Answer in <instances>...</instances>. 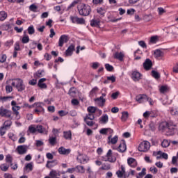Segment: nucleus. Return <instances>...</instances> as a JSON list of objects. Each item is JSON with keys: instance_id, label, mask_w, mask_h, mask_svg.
<instances>
[{"instance_id": "obj_51", "label": "nucleus", "mask_w": 178, "mask_h": 178, "mask_svg": "<svg viewBox=\"0 0 178 178\" xmlns=\"http://www.w3.org/2000/svg\"><path fill=\"white\" fill-rule=\"evenodd\" d=\"M170 113H171V115H178V108L177 107H173L170 110Z\"/></svg>"}, {"instance_id": "obj_43", "label": "nucleus", "mask_w": 178, "mask_h": 178, "mask_svg": "<svg viewBox=\"0 0 178 178\" xmlns=\"http://www.w3.org/2000/svg\"><path fill=\"white\" fill-rule=\"evenodd\" d=\"M45 129L42 127V125H38L36 126V133H40V134H42L44 133V131Z\"/></svg>"}, {"instance_id": "obj_24", "label": "nucleus", "mask_w": 178, "mask_h": 178, "mask_svg": "<svg viewBox=\"0 0 178 178\" xmlns=\"http://www.w3.org/2000/svg\"><path fill=\"white\" fill-rule=\"evenodd\" d=\"M108 144H113L115 145L116 144V143H118V140H119V137L118 136H112V135H111L110 136H108Z\"/></svg>"}, {"instance_id": "obj_13", "label": "nucleus", "mask_w": 178, "mask_h": 178, "mask_svg": "<svg viewBox=\"0 0 178 178\" xmlns=\"http://www.w3.org/2000/svg\"><path fill=\"white\" fill-rule=\"evenodd\" d=\"M58 151L60 155H69L72 152V149H66L64 147H59Z\"/></svg>"}, {"instance_id": "obj_35", "label": "nucleus", "mask_w": 178, "mask_h": 178, "mask_svg": "<svg viewBox=\"0 0 178 178\" xmlns=\"http://www.w3.org/2000/svg\"><path fill=\"white\" fill-rule=\"evenodd\" d=\"M9 165L6 163H3L0 165V169L2 170V172H8L9 170Z\"/></svg>"}, {"instance_id": "obj_31", "label": "nucleus", "mask_w": 178, "mask_h": 178, "mask_svg": "<svg viewBox=\"0 0 178 178\" xmlns=\"http://www.w3.org/2000/svg\"><path fill=\"white\" fill-rule=\"evenodd\" d=\"M8 17V13L5 11H0V22H4Z\"/></svg>"}, {"instance_id": "obj_62", "label": "nucleus", "mask_w": 178, "mask_h": 178, "mask_svg": "<svg viewBox=\"0 0 178 178\" xmlns=\"http://www.w3.org/2000/svg\"><path fill=\"white\" fill-rule=\"evenodd\" d=\"M68 113H69V112L65 111L63 110L58 111V115H60V116H66V115H67Z\"/></svg>"}, {"instance_id": "obj_3", "label": "nucleus", "mask_w": 178, "mask_h": 178, "mask_svg": "<svg viewBox=\"0 0 178 178\" xmlns=\"http://www.w3.org/2000/svg\"><path fill=\"white\" fill-rule=\"evenodd\" d=\"M175 127H176V125H175L173 122L168 123L167 122H163L159 124V130L163 133V131H165V130H168H168H176Z\"/></svg>"}, {"instance_id": "obj_9", "label": "nucleus", "mask_w": 178, "mask_h": 178, "mask_svg": "<svg viewBox=\"0 0 178 178\" xmlns=\"http://www.w3.org/2000/svg\"><path fill=\"white\" fill-rule=\"evenodd\" d=\"M76 159L78 162H79V163H83V164L87 163V162L90 161V159L86 154H79L77 156Z\"/></svg>"}, {"instance_id": "obj_18", "label": "nucleus", "mask_w": 178, "mask_h": 178, "mask_svg": "<svg viewBox=\"0 0 178 178\" xmlns=\"http://www.w3.org/2000/svg\"><path fill=\"white\" fill-rule=\"evenodd\" d=\"M95 102L96 104L98 105V106H101V108H102V106L105 105V102H106V100L105 99H102V97H98L95 99Z\"/></svg>"}, {"instance_id": "obj_56", "label": "nucleus", "mask_w": 178, "mask_h": 178, "mask_svg": "<svg viewBox=\"0 0 178 178\" xmlns=\"http://www.w3.org/2000/svg\"><path fill=\"white\" fill-rule=\"evenodd\" d=\"M119 95H120V92H113L111 95V98L113 99H118V97H119Z\"/></svg>"}, {"instance_id": "obj_6", "label": "nucleus", "mask_w": 178, "mask_h": 178, "mask_svg": "<svg viewBox=\"0 0 178 178\" xmlns=\"http://www.w3.org/2000/svg\"><path fill=\"white\" fill-rule=\"evenodd\" d=\"M131 78L134 81H140L143 79V74L137 70H133L131 73Z\"/></svg>"}, {"instance_id": "obj_63", "label": "nucleus", "mask_w": 178, "mask_h": 178, "mask_svg": "<svg viewBox=\"0 0 178 178\" xmlns=\"http://www.w3.org/2000/svg\"><path fill=\"white\" fill-rule=\"evenodd\" d=\"M6 130H8V128L3 126L1 127L0 128V134H5V133H6Z\"/></svg>"}, {"instance_id": "obj_14", "label": "nucleus", "mask_w": 178, "mask_h": 178, "mask_svg": "<svg viewBox=\"0 0 178 178\" xmlns=\"http://www.w3.org/2000/svg\"><path fill=\"white\" fill-rule=\"evenodd\" d=\"M147 95H139L136 96V101L139 104H143L144 102H147Z\"/></svg>"}, {"instance_id": "obj_38", "label": "nucleus", "mask_w": 178, "mask_h": 178, "mask_svg": "<svg viewBox=\"0 0 178 178\" xmlns=\"http://www.w3.org/2000/svg\"><path fill=\"white\" fill-rule=\"evenodd\" d=\"M97 13L100 15L101 16L104 17L105 15V13H106V10H105V8L101 7L97 9Z\"/></svg>"}, {"instance_id": "obj_39", "label": "nucleus", "mask_w": 178, "mask_h": 178, "mask_svg": "<svg viewBox=\"0 0 178 178\" xmlns=\"http://www.w3.org/2000/svg\"><path fill=\"white\" fill-rule=\"evenodd\" d=\"M152 77L156 79V80H158V79L161 78V74H159V72H158L155 70L152 71Z\"/></svg>"}, {"instance_id": "obj_30", "label": "nucleus", "mask_w": 178, "mask_h": 178, "mask_svg": "<svg viewBox=\"0 0 178 178\" xmlns=\"http://www.w3.org/2000/svg\"><path fill=\"white\" fill-rule=\"evenodd\" d=\"M6 163H9L10 166H13V157H12V156H10V154H8L6 156Z\"/></svg>"}, {"instance_id": "obj_58", "label": "nucleus", "mask_w": 178, "mask_h": 178, "mask_svg": "<svg viewBox=\"0 0 178 178\" xmlns=\"http://www.w3.org/2000/svg\"><path fill=\"white\" fill-rule=\"evenodd\" d=\"M95 118L94 114L89 113L85 119H88V120H94Z\"/></svg>"}, {"instance_id": "obj_27", "label": "nucleus", "mask_w": 178, "mask_h": 178, "mask_svg": "<svg viewBox=\"0 0 178 178\" xmlns=\"http://www.w3.org/2000/svg\"><path fill=\"white\" fill-rule=\"evenodd\" d=\"M24 172L27 173H30V172L33 171V163H29L26 165L25 168H24Z\"/></svg>"}, {"instance_id": "obj_12", "label": "nucleus", "mask_w": 178, "mask_h": 178, "mask_svg": "<svg viewBox=\"0 0 178 178\" xmlns=\"http://www.w3.org/2000/svg\"><path fill=\"white\" fill-rule=\"evenodd\" d=\"M45 81H47L46 78H42L39 79L38 83V86L39 87V88H41V90H47L48 86H47V83H45Z\"/></svg>"}, {"instance_id": "obj_45", "label": "nucleus", "mask_w": 178, "mask_h": 178, "mask_svg": "<svg viewBox=\"0 0 178 178\" xmlns=\"http://www.w3.org/2000/svg\"><path fill=\"white\" fill-rule=\"evenodd\" d=\"M35 33V29H34V26L31 25L29 27H28V33L30 35H33Z\"/></svg>"}, {"instance_id": "obj_55", "label": "nucleus", "mask_w": 178, "mask_h": 178, "mask_svg": "<svg viewBox=\"0 0 178 178\" xmlns=\"http://www.w3.org/2000/svg\"><path fill=\"white\" fill-rule=\"evenodd\" d=\"M105 68L108 72H112V70H113V66L108 63L105 64Z\"/></svg>"}, {"instance_id": "obj_29", "label": "nucleus", "mask_w": 178, "mask_h": 178, "mask_svg": "<svg viewBox=\"0 0 178 178\" xmlns=\"http://www.w3.org/2000/svg\"><path fill=\"white\" fill-rule=\"evenodd\" d=\"M55 165H58V161L56 160H54L51 161H48L47 163L46 164V168H48L49 169L51 168H53V166H55Z\"/></svg>"}, {"instance_id": "obj_19", "label": "nucleus", "mask_w": 178, "mask_h": 178, "mask_svg": "<svg viewBox=\"0 0 178 178\" xmlns=\"http://www.w3.org/2000/svg\"><path fill=\"white\" fill-rule=\"evenodd\" d=\"M107 161L111 163L116 162V157L112 156V150L109 149L106 154Z\"/></svg>"}, {"instance_id": "obj_28", "label": "nucleus", "mask_w": 178, "mask_h": 178, "mask_svg": "<svg viewBox=\"0 0 178 178\" xmlns=\"http://www.w3.org/2000/svg\"><path fill=\"white\" fill-rule=\"evenodd\" d=\"M114 58L115 59H118V60H123V58H124V54L122 52H116L114 54Z\"/></svg>"}, {"instance_id": "obj_1", "label": "nucleus", "mask_w": 178, "mask_h": 178, "mask_svg": "<svg viewBox=\"0 0 178 178\" xmlns=\"http://www.w3.org/2000/svg\"><path fill=\"white\" fill-rule=\"evenodd\" d=\"M80 16H88L91 13V6L88 4L80 3L77 6Z\"/></svg>"}, {"instance_id": "obj_32", "label": "nucleus", "mask_w": 178, "mask_h": 178, "mask_svg": "<svg viewBox=\"0 0 178 178\" xmlns=\"http://www.w3.org/2000/svg\"><path fill=\"white\" fill-rule=\"evenodd\" d=\"M126 149H127V146H126V143H121L118 147L119 152H125Z\"/></svg>"}, {"instance_id": "obj_2", "label": "nucleus", "mask_w": 178, "mask_h": 178, "mask_svg": "<svg viewBox=\"0 0 178 178\" xmlns=\"http://www.w3.org/2000/svg\"><path fill=\"white\" fill-rule=\"evenodd\" d=\"M11 86H13V87H15L19 92L24 91V90H26V86L22 79L17 78L13 79Z\"/></svg>"}, {"instance_id": "obj_37", "label": "nucleus", "mask_w": 178, "mask_h": 178, "mask_svg": "<svg viewBox=\"0 0 178 178\" xmlns=\"http://www.w3.org/2000/svg\"><path fill=\"white\" fill-rule=\"evenodd\" d=\"M128 118H129V113L127 111H124L122 113L121 120H122V122H126Z\"/></svg>"}, {"instance_id": "obj_49", "label": "nucleus", "mask_w": 178, "mask_h": 178, "mask_svg": "<svg viewBox=\"0 0 178 178\" xmlns=\"http://www.w3.org/2000/svg\"><path fill=\"white\" fill-rule=\"evenodd\" d=\"M75 169H77L79 173H84V172H86V170L84 169V166H82V165H77L75 168Z\"/></svg>"}, {"instance_id": "obj_46", "label": "nucleus", "mask_w": 178, "mask_h": 178, "mask_svg": "<svg viewBox=\"0 0 178 178\" xmlns=\"http://www.w3.org/2000/svg\"><path fill=\"white\" fill-rule=\"evenodd\" d=\"M29 41L30 38L29 37V35H24L22 40V44H29Z\"/></svg>"}, {"instance_id": "obj_42", "label": "nucleus", "mask_w": 178, "mask_h": 178, "mask_svg": "<svg viewBox=\"0 0 178 178\" xmlns=\"http://www.w3.org/2000/svg\"><path fill=\"white\" fill-rule=\"evenodd\" d=\"M170 145V141L168 140H163V142L161 143V146L163 148H168Z\"/></svg>"}, {"instance_id": "obj_33", "label": "nucleus", "mask_w": 178, "mask_h": 178, "mask_svg": "<svg viewBox=\"0 0 178 178\" xmlns=\"http://www.w3.org/2000/svg\"><path fill=\"white\" fill-rule=\"evenodd\" d=\"M163 56V53L162 51L159 49H156L154 51V57L158 59V58H162Z\"/></svg>"}, {"instance_id": "obj_20", "label": "nucleus", "mask_w": 178, "mask_h": 178, "mask_svg": "<svg viewBox=\"0 0 178 178\" xmlns=\"http://www.w3.org/2000/svg\"><path fill=\"white\" fill-rule=\"evenodd\" d=\"M74 44L70 45L65 51L66 56H72V55H73V51H74Z\"/></svg>"}, {"instance_id": "obj_17", "label": "nucleus", "mask_w": 178, "mask_h": 178, "mask_svg": "<svg viewBox=\"0 0 178 178\" xmlns=\"http://www.w3.org/2000/svg\"><path fill=\"white\" fill-rule=\"evenodd\" d=\"M143 67L145 70H149L152 67V61L149 58H147L143 63Z\"/></svg>"}, {"instance_id": "obj_16", "label": "nucleus", "mask_w": 178, "mask_h": 178, "mask_svg": "<svg viewBox=\"0 0 178 178\" xmlns=\"http://www.w3.org/2000/svg\"><path fill=\"white\" fill-rule=\"evenodd\" d=\"M170 91V87L168 85H162L159 87V92L161 94H166Z\"/></svg>"}, {"instance_id": "obj_47", "label": "nucleus", "mask_w": 178, "mask_h": 178, "mask_svg": "<svg viewBox=\"0 0 178 178\" xmlns=\"http://www.w3.org/2000/svg\"><path fill=\"white\" fill-rule=\"evenodd\" d=\"M29 133H31V134L37 133L35 125H30L29 127Z\"/></svg>"}, {"instance_id": "obj_41", "label": "nucleus", "mask_w": 178, "mask_h": 178, "mask_svg": "<svg viewBox=\"0 0 178 178\" xmlns=\"http://www.w3.org/2000/svg\"><path fill=\"white\" fill-rule=\"evenodd\" d=\"M158 41H159V38L158 37V35L152 36L150 38V42L152 44H156Z\"/></svg>"}, {"instance_id": "obj_64", "label": "nucleus", "mask_w": 178, "mask_h": 178, "mask_svg": "<svg viewBox=\"0 0 178 178\" xmlns=\"http://www.w3.org/2000/svg\"><path fill=\"white\" fill-rule=\"evenodd\" d=\"M29 84H30V86H35V84H37V79H31L29 81Z\"/></svg>"}, {"instance_id": "obj_54", "label": "nucleus", "mask_w": 178, "mask_h": 178, "mask_svg": "<svg viewBox=\"0 0 178 178\" xmlns=\"http://www.w3.org/2000/svg\"><path fill=\"white\" fill-rule=\"evenodd\" d=\"M85 122L88 126H94L95 122H93L92 120L85 119Z\"/></svg>"}, {"instance_id": "obj_25", "label": "nucleus", "mask_w": 178, "mask_h": 178, "mask_svg": "<svg viewBox=\"0 0 178 178\" xmlns=\"http://www.w3.org/2000/svg\"><path fill=\"white\" fill-rule=\"evenodd\" d=\"M127 163L131 168H136L137 166V161L134 158H129L127 159Z\"/></svg>"}, {"instance_id": "obj_26", "label": "nucleus", "mask_w": 178, "mask_h": 178, "mask_svg": "<svg viewBox=\"0 0 178 178\" xmlns=\"http://www.w3.org/2000/svg\"><path fill=\"white\" fill-rule=\"evenodd\" d=\"M126 174V168H124V166L121 165V170H118L116 172V175L118 177L122 178L123 177V175Z\"/></svg>"}, {"instance_id": "obj_8", "label": "nucleus", "mask_w": 178, "mask_h": 178, "mask_svg": "<svg viewBox=\"0 0 178 178\" xmlns=\"http://www.w3.org/2000/svg\"><path fill=\"white\" fill-rule=\"evenodd\" d=\"M28 149L29 146L26 145H19L17 147V152H18L19 155H24V154L27 153Z\"/></svg>"}, {"instance_id": "obj_10", "label": "nucleus", "mask_w": 178, "mask_h": 178, "mask_svg": "<svg viewBox=\"0 0 178 178\" xmlns=\"http://www.w3.org/2000/svg\"><path fill=\"white\" fill-rule=\"evenodd\" d=\"M69 41V36L67 35H62L58 40V47H63Z\"/></svg>"}, {"instance_id": "obj_4", "label": "nucleus", "mask_w": 178, "mask_h": 178, "mask_svg": "<svg viewBox=\"0 0 178 178\" xmlns=\"http://www.w3.org/2000/svg\"><path fill=\"white\" fill-rule=\"evenodd\" d=\"M150 147L151 144L149 143V142L143 141L139 145L138 149L140 152H147V151H148V149H149Z\"/></svg>"}, {"instance_id": "obj_57", "label": "nucleus", "mask_w": 178, "mask_h": 178, "mask_svg": "<svg viewBox=\"0 0 178 178\" xmlns=\"http://www.w3.org/2000/svg\"><path fill=\"white\" fill-rule=\"evenodd\" d=\"M107 80H108L109 81H111V83H115V81H116V76L113 75L107 76Z\"/></svg>"}, {"instance_id": "obj_40", "label": "nucleus", "mask_w": 178, "mask_h": 178, "mask_svg": "<svg viewBox=\"0 0 178 178\" xmlns=\"http://www.w3.org/2000/svg\"><path fill=\"white\" fill-rule=\"evenodd\" d=\"M0 28L4 31H8V30L10 29V25L9 24H3L1 25Z\"/></svg>"}, {"instance_id": "obj_21", "label": "nucleus", "mask_w": 178, "mask_h": 178, "mask_svg": "<svg viewBox=\"0 0 178 178\" xmlns=\"http://www.w3.org/2000/svg\"><path fill=\"white\" fill-rule=\"evenodd\" d=\"M100 23H101V20L99 19L93 18L90 21V26L92 27H99Z\"/></svg>"}, {"instance_id": "obj_50", "label": "nucleus", "mask_w": 178, "mask_h": 178, "mask_svg": "<svg viewBox=\"0 0 178 178\" xmlns=\"http://www.w3.org/2000/svg\"><path fill=\"white\" fill-rule=\"evenodd\" d=\"M6 91L7 94H10L13 91V88L10 85L6 86Z\"/></svg>"}, {"instance_id": "obj_5", "label": "nucleus", "mask_w": 178, "mask_h": 178, "mask_svg": "<svg viewBox=\"0 0 178 178\" xmlns=\"http://www.w3.org/2000/svg\"><path fill=\"white\" fill-rule=\"evenodd\" d=\"M12 111L15 114L17 119H20V115L19 114V111H20L21 107L17 105V103L13 100L11 102Z\"/></svg>"}, {"instance_id": "obj_11", "label": "nucleus", "mask_w": 178, "mask_h": 178, "mask_svg": "<svg viewBox=\"0 0 178 178\" xmlns=\"http://www.w3.org/2000/svg\"><path fill=\"white\" fill-rule=\"evenodd\" d=\"M0 116L10 118V116H12V113L8 109L0 107Z\"/></svg>"}, {"instance_id": "obj_15", "label": "nucleus", "mask_w": 178, "mask_h": 178, "mask_svg": "<svg viewBox=\"0 0 178 178\" xmlns=\"http://www.w3.org/2000/svg\"><path fill=\"white\" fill-rule=\"evenodd\" d=\"M33 105H35V108L34 110L35 113L40 115V113H41V112H43L44 108H42V106H41L40 103H34Z\"/></svg>"}, {"instance_id": "obj_34", "label": "nucleus", "mask_w": 178, "mask_h": 178, "mask_svg": "<svg viewBox=\"0 0 178 178\" xmlns=\"http://www.w3.org/2000/svg\"><path fill=\"white\" fill-rule=\"evenodd\" d=\"M98 87L95 86L94 87L90 92V97L91 98H92V97H94L95 95V94H97V92H98Z\"/></svg>"}, {"instance_id": "obj_44", "label": "nucleus", "mask_w": 178, "mask_h": 178, "mask_svg": "<svg viewBox=\"0 0 178 178\" xmlns=\"http://www.w3.org/2000/svg\"><path fill=\"white\" fill-rule=\"evenodd\" d=\"M6 59H8L6 54H0V63H5L6 62Z\"/></svg>"}, {"instance_id": "obj_60", "label": "nucleus", "mask_w": 178, "mask_h": 178, "mask_svg": "<svg viewBox=\"0 0 178 178\" xmlns=\"http://www.w3.org/2000/svg\"><path fill=\"white\" fill-rule=\"evenodd\" d=\"M147 170L145 168L142 169V172L138 173L139 177H143V176H145L147 175V172H145Z\"/></svg>"}, {"instance_id": "obj_36", "label": "nucleus", "mask_w": 178, "mask_h": 178, "mask_svg": "<svg viewBox=\"0 0 178 178\" xmlns=\"http://www.w3.org/2000/svg\"><path fill=\"white\" fill-rule=\"evenodd\" d=\"M99 170H111V164H102V167L99 168Z\"/></svg>"}, {"instance_id": "obj_52", "label": "nucleus", "mask_w": 178, "mask_h": 178, "mask_svg": "<svg viewBox=\"0 0 178 178\" xmlns=\"http://www.w3.org/2000/svg\"><path fill=\"white\" fill-rule=\"evenodd\" d=\"M97 108L94 107V106H89L88 108V111L89 112V113H95V112H97Z\"/></svg>"}, {"instance_id": "obj_59", "label": "nucleus", "mask_w": 178, "mask_h": 178, "mask_svg": "<svg viewBox=\"0 0 178 178\" xmlns=\"http://www.w3.org/2000/svg\"><path fill=\"white\" fill-rule=\"evenodd\" d=\"M22 108H29V109H31V108H35V104L29 105V104L25 103L22 106Z\"/></svg>"}, {"instance_id": "obj_22", "label": "nucleus", "mask_w": 178, "mask_h": 178, "mask_svg": "<svg viewBox=\"0 0 178 178\" xmlns=\"http://www.w3.org/2000/svg\"><path fill=\"white\" fill-rule=\"evenodd\" d=\"M100 134H113V129L111 128H102L99 131Z\"/></svg>"}, {"instance_id": "obj_61", "label": "nucleus", "mask_w": 178, "mask_h": 178, "mask_svg": "<svg viewBox=\"0 0 178 178\" xmlns=\"http://www.w3.org/2000/svg\"><path fill=\"white\" fill-rule=\"evenodd\" d=\"M12 124V121L11 120H7L4 122L3 126L4 127L7 128L10 127V126Z\"/></svg>"}, {"instance_id": "obj_48", "label": "nucleus", "mask_w": 178, "mask_h": 178, "mask_svg": "<svg viewBox=\"0 0 178 178\" xmlns=\"http://www.w3.org/2000/svg\"><path fill=\"white\" fill-rule=\"evenodd\" d=\"M49 143L51 145H55L56 144V137H50L49 138Z\"/></svg>"}, {"instance_id": "obj_7", "label": "nucleus", "mask_w": 178, "mask_h": 178, "mask_svg": "<svg viewBox=\"0 0 178 178\" xmlns=\"http://www.w3.org/2000/svg\"><path fill=\"white\" fill-rule=\"evenodd\" d=\"M70 19L72 23L76 24H84V23H86V20H84L83 18H79L77 16H70Z\"/></svg>"}, {"instance_id": "obj_23", "label": "nucleus", "mask_w": 178, "mask_h": 178, "mask_svg": "<svg viewBox=\"0 0 178 178\" xmlns=\"http://www.w3.org/2000/svg\"><path fill=\"white\" fill-rule=\"evenodd\" d=\"M99 120L101 124H106L109 120V117L106 114H104L99 118Z\"/></svg>"}, {"instance_id": "obj_53", "label": "nucleus", "mask_w": 178, "mask_h": 178, "mask_svg": "<svg viewBox=\"0 0 178 178\" xmlns=\"http://www.w3.org/2000/svg\"><path fill=\"white\" fill-rule=\"evenodd\" d=\"M29 9L31 12H38V7L35 6V4H32L29 6Z\"/></svg>"}]
</instances>
